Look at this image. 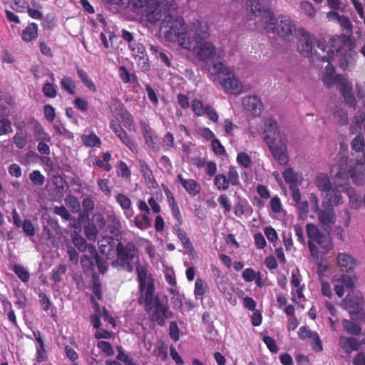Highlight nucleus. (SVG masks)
I'll return each mask as SVG.
<instances>
[{
  "label": "nucleus",
  "mask_w": 365,
  "mask_h": 365,
  "mask_svg": "<svg viewBox=\"0 0 365 365\" xmlns=\"http://www.w3.org/2000/svg\"><path fill=\"white\" fill-rule=\"evenodd\" d=\"M128 6L136 14H142L151 24L161 21V28H168L165 31V37L169 41H178L187 50H193L196 47V42L187 37L183 19L173 18L167 0H128Z\"/></svg>",
  "instance_id": "nucleus-1"
},
{
  "label": "nucleus",
  "mask_w": 365,
  "mask_h": 365,
  "mask_svg": "<svg viewBox=\"0 0 365 365\" xmlns=\"http://www.w3.org/2000/svg\"><path fill=\"white\" fill-rule=\"evenodd\" d=\"M155 284L154 279H150L148 282L145 296L138 299V304H145V310L149 314L150 322L163 327L166 320L173 317L168 303H163L156 297L154 298Z\"/></svg>",
  "instance_id": "nucleus-2"
},
{
  "label": "nucleus",
  "mask_w": 365,
  "mask_h": 365,
  "mask_svg": "<svg viewBox=\"0 0 365 365\" xmlns=\"http://www.w3.org/2000/svg\"><path fill=\"white\" fill-rule=\"evenodd\" d=\"M116 259L111 265L113 267L127 272L133 271V261L138 259L139 249L133 242H128L125 244L119 242L115 247Z\"/></svg>",
  "instance_id": "nucleus-3"
},
{
  "label": "nucleus",
  "mask_w": 365,
  "mask_h": 365,
  "mask_svg": "<svg viewBox=\"0 0 365 365\" xmlns=\"http://www.w3.org/2000/svg\"><path fill=\"white\" fill-rule=\"evenodd\" d=\"M364 300L360 292H349L341 301V307L347 311L354 322H365Z\"/></svg>",
  "instance_id": "nucleus-4"
},
{
  "label": "nucleus",
  "mask_w": 365,
  "mask_h": 365,
  "mask_svg": "<svg viewBox=\"0 0 365 365\" xmlns=\"http://www.w3.org/2000/svg\"><path fill=\"white\" fill-rule=\"evenodd\" d=\"M331 173L336 178L349 179L351 178L356 185H363L365 182L362 173H356L355 168L348 164L347 160L341 158L339 163L334 165L331 168Z\"/></svg>",
  "instance_id": "nucleus-5"
},
{
  "label": "nucleus",
  "mask_w": 365,
  "mask_h": 365,
  "mask_svg": "<svg viewBox=\"0 0 365 365\" xmlns=\"http://www.w3.org/2000/svg\"><path fill=\"white\" fill-rule=\"evenodd\" d=\"M297 45V50L302 56L305 57L315 56L317 59H321L322 62H329L331 58L329 51L327 52V55L322 56L317 51L314 52V37L305 30L301 31Z\"/></svg>",
  "instance_id": "nucleus-6"
},
{
  "label": "nucleus",
  "mask_w": 365,
  "mask_h": 365,
  "mask_svg": "<svg viewBox=\"0 0 365 365\" xmlns=\"http://www.w3.org/2000/svg\"><path fill=\"white\" fill-rule=\"evenodd\" d=\"M306 230L308 240L320 245L323 250V254H327L332 250L333 244L329 234L320 232L318 227L312 223H308L306 225Z\"/></svg>",
  "instance_id": "nucleus-7"
},
{
  "label": "nucleus",
  "mask_w": 365,
  "mask_h": 365,
  "mask_svg": "<svg viewBox=\"0 0 365 365\" xmlns=\"http://www.w3.org/2000/svg\"><path fill=\"white\" fill-rule=\"evenodd\" d=\"M275 29L280 38L289 41L294 37L296 26L290 16L280 15L277 19Z\"/></svg>",
  "instance_id": "nucleus-8"
},
{
  "label": "nucleus",
  "mask_w": 365,
  "mask_h": 365,
  "mask_svg": "<svg viewBox=\"0 0 365 365\" xmlns=\"http://www.w3.org/2000/svg\"><path fill=\"white\" fill-rule=\"evenodd\" d=\"M267 145L277 163L282 166L287 165L289 161V158L286 139L279 137L278 143H276V140H273L271 143H267Z\"/></svg>",
  "instance_id": "nucleus-9"
},
{
  "label": "nucleus",
  "mask_w": 365,
  "mask_h": 365,
  "mask_svg": "<svg viewBox=\"0 0 365 365\" xmlns=\"http://www.w3.org/2000/svg\"><path fill=\"white\" fill-rule=\"evenodd\" d=\"M191 106L194 113L197 116L206 115L213 123L218 122V113L210 104L204 105L202 101L195 98L192 101Z\"/></svg>",
  "instance_id": "nucleus-10"
},
{
  "label": "nucleus",
  "mask_w": 365,
  "mask_h": 365,
  "mask_svg": "<svg viewBox=\"0 0 365 365\" xmlns=\"http://www.w3.org/2000/svg\"><path fill=\"white\" fill-rule=\"evenodd\" d=\"M140 127L145 143L149 149L154 152H158L160 150V140L155 131L143 120L140 122Z\"/></svg>",
  "instance_id": "nucleus-11"
},
{
  "label": "nucleus",
  "mask_w": 365,
  "mask_h": 365,
  "mask_svg": "<svg viewBox=\"0 0 365 365\" xmlns=\"http://www.w3.org/2000/svg\"><path fill=\"white\" fill-rule=\"evenodd\" d=\"M110 112L118 116L130 127L133 125L134 119L130 113L125 108L123 103L118 98H112L110 105Z\"/></svg>",
  "instance_id": "nucleus-12"
},
{
  "label": "nucleus",
  "mask_w": 365,
  "mask_h": 365,
  "mask_svg": "<svg viewBox=\"0 0 365 365\" xmlns=\"http://www.w3.org/2000/svg\"><path fill=\"white\" fill-rule=\"evenodd\" d=\"M197 45L196 47L192 50L195 51L197 58L201 61H206L213 59L216 54L215 46L207 41H197V39H193Z\"/></svg>",
  "instance_id": "nucleus-13"
},
{
  "label": "nucleus",
  "mask_w": 365,
  "mask_h": 365,
  "mask_svg": "<svg viewBox=\"0 0 365 365\" xmlns=\"http://www.w3.org/2000/svg\"><path fill=\"white\" fill-rule=\"evenodd\" d=\"M225 77L219 76L220 83L223 87L225 91L228 93L238 95L242 93V84L241 82L235 77L233 70L231 69L230 74H225Z\"/></svg>",
  "instance_id": "nucleus-14"
},
{
  "label": "nucleus",
  "mask_w": 365,
  "mask_h": 365,
  "mask_svg": "<svg viewBox=\"0 0 365 365\" xmlns=\"http://www.w3.org/2000/svg\"><path fill=\"white\" fill-rule=\"evenodd\" d=\"M352 188L347 184H339L335 187H331L325 192L324 197L331 205H338L342 203L341 192H351Z\"/></svg>",
  "instance_id": "nucleus-15"
},
{
  "label": "nucleus",
  "mask_w": 365,
  "mask_h": 365,
  "mask_svg": "<svg viewBox=\"0 0 365 365\" xmlns=\"http://www.w3.org/2000/svg\"><path fill=\"white\" fill-rule=\"evenodd\" d=\"M242 105L245 109L254 117L259 116L264 108L263 103L257 96L244 97L242 98Z\"/></svg>",
  "instance_id": "nucleus-16"
},
{
  "label": "nucleus",
  "mask_w": 365,
  "mask_h": 365,
  "mask_svg": "<svg viewBox=\"0 0 365 365\" xmlns=\"http://www.w3.org/2000/svg\"><path fill=\"white\" fill-rule=\"evenodd\" d=\"M332 283L335 293L339 297H343L345 292L348 293L354 290V282L351 277L346 274H343L341 277L333 279Z\"/></svg>",
  "instance_id": "nucleus-17"
},
{
  "label": "nucleus",
  "mask_w": 365,
  "mask_h": 365,
  "mask_svg": "<svg viewBox=\"0 0 365 365\" xmlns=\"http://www.w3.org/2000/svg\"><path fill=\"white\" fill-rule=\"evenodd\" d=\"M262 11L260 14H252L255 16H261V21L264 29L267 33H274L277 20L274 13L269 9H265L261 5Z\"/></svg>",
  "instance_id": "nucleus-18"
},
{
  "label": "nucleus",
  "mask_w": 365,
  "mask_h": 365,
  "mask_svg": "<svg viewBox=\"0 0 365 365\" xmlns=\"http://www.w3.org/2000/svg\"><path fill=\"white\" fill-rule=\"evenodd\" d=\"M177 180L191 197H195L200 193L201 185L197 180L185 179L182 174L177 175Z\"/></svg>",
  "instance_id": "nucleus-19"
},
{
  "label": "nucleus",
  "mask_w": 365,
  "mask_h": 365,
  "mask_svg": "<svg viewBox=\"0 0 365 365\" xmlns=\"http://www.w3.org/2000/svg\"><path fill=\"white\" fill-rule=\"evenodd\" d=\"M264 141L266 143H271L273 140H277L279 137V132L278 130V123L274 119L269 118L264 122Z\"/></svg>",
  "instance_id": "nucleus-20"
},
{
  "label": "nucleus",
  "mask_w": 365,
  "mask_h": 365,
  "mask_svg": "<svg viewBox=\"0 0 365 365\" xmlns=\"http://www.w3.org/2000/svg\"><path fill=\"white\" fill-rule=\"evenodd\" d=\"M115 201L122 208L124 215L127 218H130L133 216L134 212L132 209L131 200L123 193H118L115 195Z\"/></svg>",
  "instance_id": "nucleus-21"
},
{
  "label": "nucleus",
  "mask_w": 365,
  "mask_h": 365,
  "mask_svg": "<svg viewBox=\"0 0 365 365\" xmlns=\"http://www.w3.org/2000/svg\"><path fill=\"white\" fill-rule=\"evenodd\" d=\"M339 91H341L346 103L349 106L354 108L356 105V101L354 94L351 93L352 83L349 81H344L342 86L339 88Z\"/></svg>",
  "instance_id": "nucleus-22"
},
{
  "label": "nucleus",
  "mask_w": 365,
  "mask_h": 365,
  "mask_svg": "<svg viewBox=\"0 0 365 365\" xmlns=\"http://www.w3.org/2000/svg\"><path fill=\"white\" fill-rule=\"evenodd\" d=\"M339 345L348 354L361 349L359 340L354 337L341 336L339 338Z\"/></svg>",
  "instance_id": "nucleus-23"
},
{
  "label": "nucleus",
  "mask_w": 365,
  "mask_h": 365,
  "mask_svg": "<svg viewBox=\"0 0 365 365\" xmlns=\"http://www.w3.org/2000/svg\"><path fill=\"white\" fill-rule=\"evenodd\" d=\"M192 31L199 41L207 38L209 36V27L207 24L196 21L192 24Z\"/></svg>",
  "instance_id": "nucleus-24"
},
{
  "label": "nucleus",
  "mask_w": 365,
  "mask_h": 365,
  "mask_svg": "<svg viewBox=\"0 0 365 365\" xmlns=\"http://www.w3.org/2000/svg\"><path fill=\"white\" fill-rule=\"evenodd\" d=\"M76 70L79 79L83 83V85L90 91L96 93L97 91L96 86L89 76L88 73L78 65H76Z\"/></svg>",
  "instance_id": "nucleus-25"
},
{
  "label": "nucleus",
  "mask_w": 365,
  "mask_h": 365,
  "mask_svg": "<svg viewBox=\"0 0 365 365\" xmlns=\"http://www.w3.org/2000/svg\"><path fill=\"white\" fill-rule=\"evenodd\" d=\"M337 261L339 266L344 272L352 270L356 265L355 259L346 253H339Z\"/></svg>",
  "instance_id": "nucleus-26"
},
{
  "label": "nucleus",
  "mask_w": 365,
  "mask_h": 365,
  "mask_svg": "<svg viewBox=\"0 0 365 365\" xmlns=\"http://www.w3.org/2000/svg\"><path fill=\"white\" fill-rule=\"evenodd\" d=\"M136 272L138 274L140 291L141 292H145L148 282L153 278L151 277H148V269L145 266H140L138 264L136 267Z\"/></svg>",
  "instance_id": "nucleus-27"
},
{
  "label": "nucleus",
  "mask_w": 365,
  "mask_h": 365,
  "mask_svg": "<svg viewBox=\"0 0 365 365\" xmlns=\"http://www.w3.org/2000/svg\"><path fill=\"white\" fill-rule=\"evenodd\" d=\"M342 56L339 61V66L343 69L346 70L349 65L354 63L357 57V53L349 48L348 50H345L344 52L341 53L339 56Z\"/></svg>",
  "instance_id": "nucleus-28"
},
{
  "label": "nucleus",
  "mask_w": 365,
  "mask_h": 365,
  "mask_svg": "<svg viewBox=\"0 0 365 365\" xmlns=\"http://www.w3.org/2000/svg\"><path fill=\"white\" fill-rule=\"evenodd\" d=\"M140 171L142 173L145 181L152 185L153 187L158 186V183L155 180L154 175L149 165L143 160H139Z\"/></svg>",
  "instance_id": "nucleus-29"
},
{
  "label": "nucleus",
  "mask_w": 365,
  "mask_h": 365,
  "mask_svg": "<svg viewBox=\"0 0 365 365\" xmlns=\"http://www.w3.org/2000/svg\"><path fill=\"white\" fill-rule=\"evenodd\" d=\"M96 256L93 255L83 254L81 257V264L84 273H94Z\"/></svg>",
  "instance_id": "nucleus-30"
},
{
  "label": "nucleus",
  "mask_w": 365,
  "mask_h": 365,
  "mask_svg": "<svg viewBox=\"0 0 365 365\" xmlns=\"http://www.w3.org/2000/svg\"><path fill=\"white\" fill-rule=\"evenodd\" d=\"M344 81L348 80L341 74L323 75L322 76V81L327 88H330L335 84H339V88L342 86Z\"/></svg>",
  "instance_id": "nucleus-31"
},
{
  "label": "nucleus",
  "mask_w": 365,
  "mask_h": 365,
  "mask_svg": "<svg viewBox=\"0 0 365 365\" xmlns=\"http://www.w3.org/2000/svg\"><path fill=\"white\" fill-rule=\"evenodd\" d=\"M315 184L319 190L323 193H325L332 187L329 177L324 173H319L317 175Z\"/></svg>",
  "instance_id": "nucleus-32"
},
{
  "label": "nucleus",
  "mask_w": 365,
  "mask_h": 365,
  "mask_svg": "<svg viewBox=\"0 0 365 365\" xmlns=\"http://www.w3.org/2000/svg\"><path fill=\"white\" fill-rule=\"evenodd\" d=\"M38 26L36 23L29 24L22 31V39L24 41L30 42L37 38Z\"/></svg>",
  "instance_id": "nucleus-33"
},
{
  "label": "nucleus",
  "mask_w": 365,
  "mask_h": 365,
  "mask_svg": "<svg viewBox=\"0 0 365 365\" xmlns=\"http://www.w3.org/2000/svg\"><path fill=\"white\" fill-rule=\"evenodd\" d=\"M319 220L324 225L334 224L336 221V215L332 207L322 210L319 213Z\"/></svg>",
  "instance_id": "nucleus-34"
},
{
  "label": "nucleus",
  "mask_w": 365,
  "mask_h": 365,
  "mask_svg": "<svg viewBox=\"0 0 365 365\" xmlns=\"http://www.w3.org/2000/svg\"><path fill=\"white\" fill-rule=\"evenodd\" d=\"M89 254L96 256L95 267L97 266L101 274H105L108 269V263L106 259L99 256L95 246H91L89 247Z\"/></svg>",
  "instance_id": "nucleus-35"
},
{
  "label": "nucleus",
  "mask_w": 365,
  "mask_h": 365,
  "mask_svg": "<svg viewBox=\"0 0 365 365\" xmlns=\"http://www.w3.org/2000/svg\"><path fill=\"white\" fill-rule=\"evenodd\" d=\"M121 142L127 146L132 152H136L138 146L135 141L128 134L126 130L123 129L116 135Z\"/></svg>",
  "instance_id": "nucleus-36"
},
{
  "label": "nucleus",
  "mask_w": 365,
  "mask_h": 365,
  "mask_svg": "<svg viewBox=\"0 0 365 365\" xmlns=\"http://www.w3.org/2000/svg\"><path fill=\"white\" fill-rule=\"evenodd\" d=\"M208 290V285L207 282L198 278L196 279L194 288V294L197 299H202L206 292Z\"/></svg>",
  "instance_id": "nucleus-37"
},
{
  "label": "nucleus",
  "mask_w": 365,
  "mask_h": 365,
  "mask_svg": "<svg viewBox=\"0 0 365 365\" xmlns=\"http://www.w3.org/2000/svg\"><path fill=\"white\" fill-rule=\"evenodd\" d=\"M346 43L344 38L340 36H336L332 38L331 43V48L330 51L332 53L334 52L336 55H339L346 49Z\"/></svg>",
  "instance_id": "nucleus-38"
},
{
  "label": "nucleus",
  "mask_w": 365,
  "mask_h": 365,
  "mask_svg": "<svg viewBox=\"0 0 365 365\" xmlns=\"http://www.w3.org/2000/svg\"><path fill=\"white\" fill-rule=\"evenodd\" d=\"M307 245L310 254L312 257L314 259L316 263L318 264V267L319 268L322 267V261L324 259V255H325L326 254H323V252L321 253L317 246L311 240H308Z\"/></svg>",
  "instance_id": "nucleus-39"
},
{
  "label": "nucleus",
  "mask_w": 365,
  "mask_h": 365,
  "mask_svg": "<svg viewBox=\"0 0 365 365\" xmlns=\"http://www.w3.org/2000/svg\"><path fill=\"white\" fill-rule=\"evenodd\" d=\"M357 322H354L352 319H344L342 321V326L348 334L357 336L361 331V328Z\"/></svg>",
  "instance_id": "nucleus-40"
},
{
  "label": "nucleus",
  "mask_w": 365,
  "mask_h": 365,
  "mask_svg": "<svg viewBox=\"0 0 365 365\" xmlns=\"http://www.w3.org/2000/svg\"><path fill=\"white\" fill-rule=\"evenodd\" d=\"M34 133L36 140L50 142L51 140V135L44 130L43 128L37 120H34Z\"/></svg>",
  "instance_id": "nucleus-41"
},
{
  "label": "nucleus",
  "mask_w": 365,
  "mask_h": 365,
  "mask_svg": "<svg viewBox=\"0 0 365 365\" xmlns=\"http://www.w3.org/2000/svg\"><path fill=\"white\" fill-rule=\"evenodd\" d=\"M282 176L284 181L289 185V188L293 189V187H296L298 182L297 173L294 171L292 168H287L283 173Z\"/></svg>",
  "instance_id": "nucleus-42"
},
{
  "label": "nucleus",
  "mask_w": 365,
  "mask_h": 365,
  "mask_svg": "<svg viewBox=\"0 0 365 365\" xmlns=\"http://www.w3.org/2000/svg\"><path fill=\"white\" fill-rule=\"evenodd\" d=\"M92 285L91 290L94 295L97 297L98 300H101L103 297V292L101 287V281L98 277V275L94 272L92 274Z\"/></svg>",
  "instance_id": "nucleus-43"
},
{
  "label": "nucleus",
  "mask_w": 365,
  "mask_h": 365,
  "mask_svg": "<svg viewBox=\"0 0 365 365\" xmlns=\"http://www.w3.org/2000/svg\"><path fill=\"white\" fill-rule=\"evenodd\" d=\"M208 71L213 75L220 74V76L231 73V69L225 67L222 62L213 63L209 66Z\"/></svg>",
  "instance_id": "nucleus-44"
},
{
  "label": "nucleus",
  "mask_w": 365,
  "mask_h": 365,
  "mask_svg": "<svg viewBox=\"0 0 365 365\" xmlns=\"http://www.w3.org/2000/svg\"><path fill=\"white\" fill-rule=\"evenodd\" d=\"M83 143L87 147H101V141L97 135L91 133L88 135H83L81 137Z\"/></svg>",
  "instance_id": "nucleus-45"
},
{
  "label": "nucleus",
  "mask_w": 365,
  "mask_h": 365,
  "mask_svg": "<svg viewBox=\"0 0 365 365\" xmlns=\"http://www.w3.org/2000/svg\"><path fill=\"white\" fill-rule=\"evenodd\" d=\"M108 221L111 225H108V230L110 233L117 236L121 228V222L119 218L115 215H109L108 217Z\"/></svg>",
  "instance_id": "nucleus-46"
},
{
  "label": "nucleus",
  "mask_w": 365,
  "mask_h": 365,
  "mask_svg": "<svg viewBox=\"0 0 365 365\" xmlns=\"http://www.w3.org/2000/svg\"><path fill=\"white\" fill-rule=\"evenodd\" d=\"M72 242L73 243L74 246L80 251V252H85L87 251V252L89 254V247L91 246H94L93 245H88L86 242V240L81 237V235L76 234L72 238Z\"/></svg>",
  "instance_id": "nucleus-47"
},
{
  "label": "nucleus",
  "mask_w": 365,
  "mask_h": 365,
  "mask_svg": "<svg viewBox=\"0 0 365 365\" xmlns=\"http://www.w3.org/2000/svg\"><path fill=\"white\" fill-rule=\"evenodd\" d=\"M67 271V266L63 264H60L56 266L51 272V279L55 283H60L63 280V275Z\"/></svg>",
  "instance_id": "nucleus-48"
},
{
  "label": "nucleus",
  "mask_w": 365,
  "mask_h": 365,
  "mask_svg": "<svg viewBox=\"0 0 365 365\" xmlns=\"http://www.w3.org/2000/svg\"><path fill=\"white\" fill-rule=\"evenodd\" d=\"M117 175L118 176L125 180H130L131 177V172L127 164L123 161L119 160L116 164Z\"/></svg>",
  "instance_id": "nucleus-49"
},
{
  "label": "nucleus",
  "mask_w": 365,
  "mask_h": 365,
  "mask_svg": "<svg viewBox=\"0 0 365 365\" xmlns=\"http://www.w3.org/2000/svg\"><path fill=\"white\" fill-rule=\"evenodd\" d=\"M61 86L63 90L70 95L76 93V86L72 78L69 76H64L61 81Z\"/></svg>",
  "instance_id": "nucleus-50"
},
{
  "label": "nucleus",
  "mask_w": 365,
  "mask_h": 365,
  "mask_svg": "<svg viewBox=\"0 0 365 365\" xmlns=\"http://www.w3.org/2000/svg\"><path fill=\"white\" fill-rule=\"evenodd\" d=\"M150 51L153 54L155 55L156 58L160 59V61L163 62L167 67L171 66V63L168 54L163 51H160L158 46L150 45Z\"/></svg>",
  "instance_id": "nucleus-51"
},
{
  "label": "nucleus",
  "mask_w": 365,
  "mask_h": 365,
  "mask_svg": "<svg viewBox=\"0 0 365 365\" xmlns=\"http://www.w3.org/2000/svg\"><path fill=\"white\" fill-rule=\"evenodd\" d=\"M14 297L16 298L15 304L19 309H25L28 299L24 292L21 289H16L14 290Z\"/></svg>",
  "instance_id": "nucleus-52"
},
{
  "label": "nucleus",
  "mask_w": 365,
  "mask_h": 365,
  "mask_svg": "<svg viewBox=\"0 0 365 365\" xmlns=\"http://www.w3.org/2000/svg\"><path fill=\"white\" fill-rule=\"evenodd\" d=\"M214 185L218 190H227L230 187L227 178L224 174H217L215 176Z\"/></svg>",
  "instance_id": "nucleus-53"
},
{
  "label": "nucleus",
  "mask_w": 365,
  "mask_h": 365,
  "mask_svg": "<svg viewBox=\"0 0 365 365\" xmlns=\"http://www.w3.org/2000/svg\"><path fill=\"white\" fill-rule=\"evenodd\" d=\"M227 178L230 185L232 186L240 185L239 173L235 166L229 167Z\"/></svg>",
  "instance_id": "nucleus-54"
},
{
  "label": "nucleus",
  "mask_w": 365,
  "mask_h": 365,
  "mask_svg": "<svg viewBox=\"0 0 365 365\" xmlns=\"http://www.w3.org/2000/svg\"><path fill=\"white\" fill-rule=\"evenodd\" d=\"M302 12L307 15L310 18H314L316 15L317 10L313 4L309 1H302L299 6Z\"/></svg>",
  "instance_id": "nucleus-55"
},
{
  "label": "nucleus",
  "mask_w": 365,
  "mask_h": 365,
  "mask_svg": "<svg viewBox=\"0 0 365 365\" xmlns=\"http://www.w3.org/2000/svg\"><path fill=\"white\" fill-rule=\"evenodd\" d=\"M13 271L23 282H27L29 280L30 274L22 265L15 264Z\"/></svg>",
  "instance_id": "nucleus-56"
},
{
  "label": "nucleus",
  "mask_w": 365,
  "mask_h": 365,
  "mask_svg": "<svg viewBox=\"0 0 365 365\" xmlns=\"http://www.w3.org/2000/svg\"><path fill=\"white\" fill-rule=\"evenodd\" d=\"M178 237L180 240L184 247L190 251L194 250L192 243L190 238L187 236L185 231L182 229L178 228L177 230Z\"/></svg>",
  "instance_id": "nucleus-57"
},
{
  "label": "nucleus",
  "mask_w": 365,
  "mask_h": 365,
  "mask_svg": "<svg viewBox=\"0 0 365 365\" xmlns=\"http://www.w3.org/2000/svg\"><path fill=\"white\" fill-rule=\"evenodd\" d=\"M13 140L16 148L23 149L27 144V136L21 132H17L13 137Z\"/></svg>",
  "instance_id": "nucleus-58"
},
{
  "label": "nucleus",
  "mask_w": 365,
  "mask_h": 365,
  "mask_svg": "<svg viewBox=\"0 0 365 365\" xmlns=\"http://www.w3.org/2000/svg\"><path fill=\"white\" fill-rule=\"evenodd\" d=\"M174 135L170 132H168L163 138V148L165 151H170L174 148Z\"/></svg>",
  "instance_id": "nucleus-59"
},
{
  "label": "nucleus",
  "mask_w": 365,
  "mask_h": 365,
  "mask_svg": "<svg viewBox=\"0 0 365 365\" xmlns=\"http://www.w3.org/2000/svg\"><path fill=\"white\" fill-rule=\"evenodd\" d=\"M84 232L88 240L95 241L98 230L93 223H88L84 228Z\"/></svg>",
  "instance_id": "nucleus-60"
},
{
  "label": "nucleus",
  "mask_w": 365,
  "mask_h": 365,
  "mask_svg": "<svg viewBox=\"0 0 365 365\" xmlns=\"http://www.w3.org/2000/svg\"><path fill=\"white\" fill-rule=\"evenodd\" d=\"M351 148L356 152L364 150L365 146L364 138L362 134L357 135L351 141Z\"/></svg>",
  "instance_id": "nucleus-61"
},
{
  "label": "nucleus",
  "mask_w": 365,
  "mask_h": 365,
  "mask_svg": "<svg viewBox=\"0 0 365 365\" xmlns=\"http://www.w3.org/2000/svg\"><path fill=\"white\" fill-rule=\"evenodd\" d=\"M29 179L34 185L41 186L45 182L44 176L39 170H34L29 174Z\"/></svg>",
  "instance_id": "nucleus-62"
},
{
  "label": "nucleus",
  "mask_w": 365,
  "mask_h": 365,
  "mask_svg": "<svg viewBox=\"0 0 365 365\" xmlns=\"http://www.w3.org/2000/svg\"><path fill=\"white\" fill-rule=\"evenodd\" d=\"M43 93L48 98H54L57 96L56 86L51 83H45L42 88Z\"/></svg>",
  "instance_id": "nucleus-63"
},
{
  "label": "nucleus",
  "mask_w": 365,
  "mask_h": 365,
  "mask_svg": "<svg viewBox=\"0 0 365 365\" xmlns=\"http://www.w3.org/2000/svg\"><path fill=\"white\" fill-rule=\"evenodd\" d=\"M21 227L27 237H32L36 235L34 225L29 220H24Z\"/></svg>",
  "instance_id": "nucleus-64"
}]
</instances>
